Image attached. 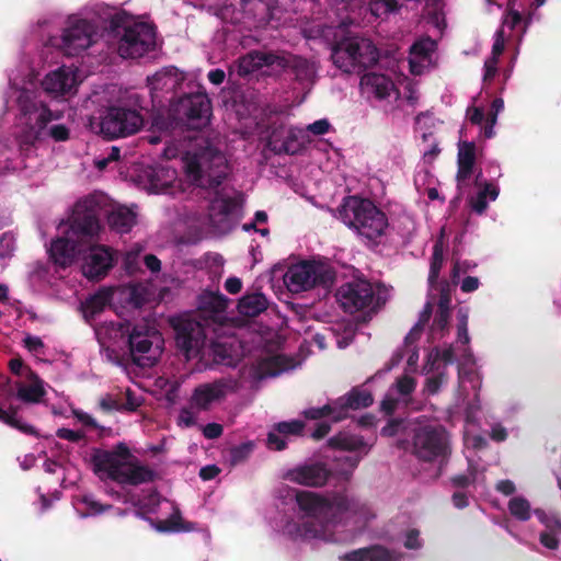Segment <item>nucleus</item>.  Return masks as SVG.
I'll list each match as a JSON object with an SVG mask.
<instances>
[{"label": "nucleus", "mask_w": 561, "mask_h": 561, "mask_svg": "<svg viewBox=\"0 0 561 561\" xmlns=\"http://www.w3.org/2000/svg\"><path fill=\"white\" fill-rule=\"evenodd\" d=\"M299 510L307 517L316 518L320 525L304 523L297 529L305 538H317L324 529V525L333 522L337 515L364 514L365 503L354 495H350L346 489L329 492L322 495L312 491L298 490L295 495Z\"/></svg>", "instance_id": "1"}, {"label": "nucleus", "mask_w": 561, "mask_h": 561, "mask_svg": "<svg viewBox=\"0 0 561 561\" xmlns=\"http://www.w3.org/2000/svg\"><path fill=\"white\" fill-rule=\"evenodd\" d=\"M99 229V210L94 199L77 202L66 234L50 244L49 255L54 263L69 266L76 257L84 254L85 242L94 239Z\"/></svg>", "instance_id": "2"}, {"label": "nucleus", "mask_w": 561, "mask_h": 561, "mask_svg": "<svg viewBox=\"0 0 561 561\" xmlns=\"http://www.w3.org/2000/svg\"><path fill=\"white\" fill-rule=\"evenodd\" d=\"M130 450L124 443H118L113 450L95 448L91 455L94 472L119 484L139 485L156 480L157 473L147 466L126 462Z\"/></svg>", "instance_id": "3"}, {"label": "nucleus", "mask_w": 561, "mask_h": 561, "mask_svg": "<svg viewBox=\"0 0 561 561\" xmlns=\"http://www.w3.org/2000/svg\"><path fill=\"white\" fill-rule=\"evenodd\" d=\"M108 31L117 39V53L122 58H141L156 49V26L137 21L126 12L111 16Z\"/></svg>", "instance_id": "4"}, {"label": "nucleus", "mask_w": 561, "mask_h": 561, "mask_svg": "<svg viewBox=\"0 0 561 561\" xmlns=\"http://www.w3.org/2000/svg\"><path fill=\"white\" fill-rule=\"evenodd\" d=\"M337 217L368 240L383 236L388 227L386 214L370 199L356 195L343 198L337 208Z\"/></svg>", "instance_id": "5"}, {"label": "nucleus", "mask_w": 561, "mask_h": 561, "mask_svg": "<svg viewBox=\"0 0 561 561\" xmlns=\"http://www.w3.org/2000/svg\"><path fill=\"white\" fill-rule=\"evenodd\" d=\"M185 171L197 186L215 190L228 175V162L220 150L207 145L186 158Z\"/></svg>", "instance_id": "6"}, {"label": "nucleus", "mask_w": 561, "mask_h": 561, "mask_svg": "<svg viewBox=\"0 0 561 561\" xmlns=\"http://www.w3.org/2000/svg\"><path fill=\"white\" fill-rule=\"evenodd\" d=\"M211 102L205 92L183 94L170 105L169 116L176 125L199 130L210 122Z\"/></svg>", "instance_id": "7"}, {"label": "nucleus", "mask_w": 561, "mask_h": 561, "mask_svg": "<svg viewBox=\"0 0 561 561\" xmlns=\"http://www.w3.org/2000/svg\"><path fill=\"white\" fill-rule=\"evenodd\" d=\"M332 267L314 261H304L291 265L284 275V284L289 291L298 294L314 287L329 288L335 280Z\"/></svg>", "instance_id": "8"}, {"label": "nucleus", "mask_w": 561, "mask_h": 561, "mask_svg": "<svg viewBox=\"0 0 561 561\" xmlns=\"http://www.w3.org/2000/svg\"><path fill=\"white\" fill-rule=\"evenodd\" d=\"M336 300L344 312H377L386 299L376 294L373 284L364 278H356L340 286L335 294Z\"/></svg>", "instance_id": "9"}, {"label": "nucleus", "mask_w": 561, "mask_h": 561, "mask_svg": "<svg viewBox=\"0 0 561 561\" xmlns=\"http://www.w3.org/2000/svg\"><path fill=\"white\" fill-rule=\"evenodd\" d=\"M141 113L126 106H110L100 121V133L108 140L137 134L144 126Z\"/></svg>", "instance_id": "10"}, {"label": "nucleus", "mask_w": 561, "mask_h": 561, "mask_svg": "<svg viewBox=\"0 0 561 561\" xmlns=\"http://www.w3.org/2000/svg\"><path fill=\"white\" fill-rule=\"evenodd\" d=\"M415 456L423 461L446 460L450 455L448 433L443 426H424L413 437Z\"/></svg>", "instance_id": "11"}, {"label": "nucleus", "mask_w": 561, "mask_h": 561, "mask_svg": "<svg viewBox=\"0 0 561 561\" xmlns=\"http://www.w3.org/2000/svg\"><path fill=\"white\" fill-rule=\"evenodd\" d=\"M170 323L175 332L176 347L185 358L192 359L199 356L206 341L203 324L186 317L172 318Z\"/></svg>", "instance_id": "12"}, {"label": "nucleus", "mask_w": 561, "mask_h": 561, "mask_svg": "<svg viewBox=\"0 0 561 561\" xmlns=\"http://www.w3.org/2000/svg\"><path fill=\"white\" fill-rule=\"evenodd\" d=\"M96 30L98 27L92 21L71 15L67 19L66 27L62 31L60 47L66 55H78L92 45Z\"/></svg>", "instance_id": "13"}, {"label": "nucleus", "mask_w": 561, "mask_h": 561, "mask_svg": "<svg viewBox=\"0 0 561 561\" xmlns=\"http://www.w3.org/2000/svg\"><path fill=\"white\" fill-rule=\"evenodd\" d=\"M82 274L90 280H101L113 267L114 260L108 248L93 244V239L84 244Z\"/></svg>", "instance_id": "14"}, {"label": "nucleus", "mask_w": 561, "mask_h": 561, "mask_svg": "<svg viewBox=\"0 0 561 561\" xmlns=\"http://www.w3.org/2000/svg\"><path fill=\"white\" fill-rule=\"evenodd\" d=\"M332 476V471L322 461L298 465L284 473V479L308 488H322Z\"/></svg>", "instance_id": "15"}, {"label": "nucleus", "mask_w": 561, "mask_h": 561, "mask_svg": "<svg viewBox=\"0 0 561 561\" xmlns=\"http://www.w3.org/2000/svg\"><path fill=\"white\" fill-rule=\"evenodd\" d=\"M229 388L230 381L225 378L198 385L193 390L190 404L197 411H207L214 402L220 401L226 397Z\"/></svg>", "instance_id": "16"}, {"label": "nucleus", "mask_w": 561, "mask_h": 561, "mask_svg": "<svg viewBox=\"0 0 561 561\" xmlns=\"http://www.w3.org/2000/svg\"><path fill=\"white\" fill-rule=\"evenodd\" d=\"M157 332L147 324H137L128 335V346L133 362L138 366L151 365V357L146 356L152 347L151 335Z\"/></svg>", "instance_id": "17"}, {"label": "nucleus", "mask_w": 561, "mask_h": 561, "mask_svg": "<svg viewBox=\"0 0 561 561\" xmlns=\"http://www.w3.org/2000/svg\"><path fill=\"white\" fill-rule=\"evenodd\" d=\"M356 49L360 50V46L358 47L357 44L352 43V36H346L335 42L331 48V59L335 67L345 73L359 75L364 72L357 62V58L354 57V50ZM362 49L365 53L367 51L365 45L362 46Z\"/></svg>", "instance_id": "18"}, {"label": "nucleus", "mask_w": 561, "mask_h": 561, "mask_svg": "<svg viewBox=\"0 0 561 561\" xmlns=\"http://www.w3.org/2000/svg\"><path fill=\"white\" fill-rule=\"evenodd\" d=\"M374 403V397L367 389L353 387L346 394L335 401L337 413L334 421H341L347 416L350 410H359L370 407Z\"/></svg>", "instance_id": "19"}, {"label": "nucleus", "mask_w": 561, "mask_h": 561, "mask_svg": "<svg viewBox=\"0 0 561 561\" xmlns=\"http://www.w3.org/2000/svg\"><path fill=\"white\" fill-rule=\"evenodd\" d=\"M300 130L290 128L287 130L284 139L280 140L283 131L274 129L267 139V148L275 154H297L300 153L305 146L300 141Z\"/></svg>", "instance_id": "20"}, {"label": "nucleus", "mask_w": 561, "mask_h": 561, "mask_svg": "<svg viewBox=\"0 0 561 561\" xmlns=\"http://www.w3.org/2000/svg\"><path fill=\"white\" fill-rule=\"evenodd\" d=\"M305 422L300 420L284 421L274 424L273 430L267 434L266 445L268 449L280 451L287 447L285 437L301 436Z\"/></svg>", "instance_id": "21"}, {"label": "nucleus", "mask_w": 561, "mask_h": 561, "mask_svg": "<svg viewBox=\"0 0 561 561\" xmlns=\"http://www.w3.org/2000/svg\"><path fill=\"white\" fill-rule=\"evenodd\" d=\"M284 64L278 54L272 51L252 50L241 57L238 64V73L242 77L249 76L263 67L275 68V65Z\"/></svg>", "instance_id": "22"}, {"label": "nucleus", "mask_w": 561, "mask_h": 561, "mask_svg": "<svg viewBox=\"0 0 561 561\" xmlns=\"http://www.w3.org/2000/svg\"><path fill=\"white\" fill-rule=\"evenodd\" d=\"M49 124V113L44 111L41 116L35 117V122H26L25 127L19 136V145L22 151H28L36 142L46 137V127Z\"/></svg>", "instance_id": "23"}, {"label": "nucleus", "mask_w": 561, "mask_h": 561, "mask_svg": "<svg viewBox=\"0 0 561 561\" xmlns=\"http://www.w3.org/2000/svg\"><path fill=\"white\" fill-rule=\"evenodd\" d=\"M476 163V144L473 141L459 142L457 156V186L460 188L471 178Z\"/></svg>", "instance_id": "24"}, {"label": "nucleus", "mask_w": 561, "mask_h": 561, "mask_svg": "<svg viewBox=\"0 0 561 561\" xmlns=\"http://www.w3.org/2000/svg\"><path fill=\"white\" fill-rule=\"evenodd\" d=\"M18 103L22 115L27 117V122H35V117L41 116L44 111L49 113V123L62 117L61 112H53L44 101L38 100L31 92L22 93L18 99Z\"/></svg>", "instance_id": "25"}, {"label": "nucleus", "mask_w": 561, "mask_h": 561, "mask_svg": "<svg viewBox=\"0 0 561 561\" xmlns=\"http://www.w3.org/2000/svg\"><path fill=\"white\" fill-rule=\"evenodd\" d=\"M73 83V78L69 71L59 68L45 76L42 81V87L45 92L55 95H62L70 91Z\"/></svg>", "instance_id": "26"}, {"label": "nucleus", "mask_w": 561, "mask_h": 561, "mask_svg": "<svg viewBox=\"0 0 561 561\" xmlns=\"http://www.w3.org/2000/svg\"><path fill=\"white\" fill-rule=\"evenodd\" d=\"M238 5L247 19L265 22L271 16L275 0H238Z\"/></svg>", "instance_id": "27"}, {"label": "nucleus", "mask_w": 561, "mask_h": 561, "mask_svg": "<svg viewBox=\"0 0 561 561\" xmlns=\"http://www.w3.org/2000/svg\"><path fill=\"white\" fill-rule=\"evenodd\" d=\"M278 58H282L285 65L279 64L275 65V69L284 70L286 68H290L298 80H310L314 76V67L313 65L306 58L295 55H280L278 54Z\"/></svg>", "instance_id": "28"}, {"label": "nucleus", "mask_w": 561, "mask_h": 561, "mask_svg": "<svg viewBox=\"0 0 561 561\" xmlns=\"http://www.w3.org/2000/svg\"><path fill=\"white\" fill-rule=\"evenodd\" d=\"M343 561H396L390 551L381 546H371L345 553Z\"/></svg>", "instance_id": "29"}, {"label": "nucleus", "mask_w": 561, "mask_h": 561, "mask_svg": "<svg viewBox=\"0 0 561 561\" xmlns=\"http://www.w3.org/2000/svg\"><path fill=\"white\" fill-rule=\"evenodd\" d=\"M352 43L357 44L358 47H362L363 45L367 47L366 53L362 48L360 50H354V57L357 58V62L359 64V67H362L363 71L374 67L378 62L379 50L370 39L362 36H352Z\"/></svg>", "instance_id": "30"}, {"label": "nucleus", "mask_w": 561, "mask_h": 561, "mask_svg": "<svg viewBox=\"0 0 561 561\" xmlns=\"http://www.w3.org/2000/svg\"><path fill=\"white\" fill-rule=\"evenodd\" d=\"M107 222L112 230L127 233L136 225V214L127 207H117L108 214Z\"/></svg>", "instance_id": "31"}, {"label": "nucleus", "mask_w": 561, "mask_h": 561, "mask_svg": "<svg viewBox=\"0 0 561 561\" xmlns=\"http://www.w3.org/2000/svg\"><path fill=\"white\" fill-rule=\"evenodd\" d=\"M267 309V299L262 293L245 294L238 302L240 314L254 318Z\"/></svg>", "instance_id": "32"}, {"label": "nucleus", "mask_w": 561, "mask_h": 561, "mask_svg": "<svg viewBox=\"0 0 561 561\" xmlns=\"http://www.w3.org/2000/svg\"><path fill=\"white\" fill-rule=\"evenodd\" d=\"M28 374L34 377V382L31 385H21L18 389V398L26 403H38L46 394V391L43 387L42 380L32 371L31 368H27Z\"/></svg>", "instance_id": "33"}, {"label": "nucleus", "mask_w": 561, "mask_h": 561, "mask_svg": "<svg viewBox=\"0 0 561 561\" xmlns=\"http://www.w3.org/2000/svg\"><path fill=\"white\" fill-rule=\"evenodd\" d=\"M228 299L220 293L204 291L198 297V309L204 312L219 313L226 310Z\"/></svg>", "instance_id": "34"}, {"label": "nucleus", "mask_w": 561, "mask_h": 561, "mask_svg": "<svg viewBox=\"0 0 561 561\" xmlns=\"http://www.w3.org/2000/svg\"><path fill=\"white\" fill-rule=\"evenodd\" d=\"M287 368V359L283 355H275L263 358L257 364V375L260 378L278 376Z\"/></svg>", "instance_id": "35"}, {"label": "nucleus", "mask_w": 561, "mask_h": 561, "mask_svg": "<svg viewBox=\"0 0 561 561\" xmlns=\"http://www.w3.org/2000/svg\"><path fill=\"white\" fill-rule=\"evenodd\" d=\"M329 445L347 451L365 450L367 454L369 447L362 436L357 435H337L329 439Z\"/></svg>", "instance_id": "36"}, {"label": "nucleus", "mask_w": 561, "mask_h": 561, "mask_svg": "<svg viewBox=\"0 0 561 561\" xmlns=\"http://www.w3.org/2000/svg\"><path fill=\"white\" fill-rule=\"evenodd\" d=\"M362 83L373 87L378 99H386L390 95L392 83L382 75L366 73L362 77Z\"/></svg>", "instance_id": "37"}, {"label": "nucleus", "mask_w": 561, "mask_h": 561, "mask_svg": "<svg viewBox=\"0 0 561 561\" xmlns=\"http://www.w3.org/2000/svg\"><path fill=\"white\" fill-rule=\"evenodd\" d=\"M444 263V243L442 238L438 239L433 245V253L431 259V266L428 273V283L436 284L440 270Z\"/></svg>", "instance_id": "38"}, {"label": "nucleus", "mask_w": 561, "mask_h": 561, "mask_svg": "<svg viewBox=\"0 0 561 561\" xmlns=\"http://www.w3.org/2000/svg\"><path fill=\"white\" fill-rule=\"evenodd\" d=\"M113 293L110 289H101L85 301V310L92 316L101 313L111 302Z\"/></svg>", "instance_id": "39"}, {"label": "nucleus", "mask_w": 561, "mask_h": 561, "mask_svg": "<svg viewBox=\"0 0 561 561\" xmlns=\"http://www.w3.org/2000/svg\"><path fill=\"white\" fill-rule=\"evenodd\" d=\"M508 511L513 517L520 522H526L530 518V504L523 496L512 497L508 502Z\"/></svg>", "instance_id": "40"}, {"label": "nucleus", "mask_w": 561, "mask_h": 561, "mask_svg": "<svg viewBox=\"0 0 561 561\" xmlns=\"http://www.w3.org/2000/svg\"><path fill=\"white\" fill-rule=\"evenodd\" d=\"M415 388L416 379L410 375H402L398 377L391 387V389H394L405 403H408V398L415 391Z\"/></svg>", "instance_id": "41"}, {"label": "nucleus", "mask_w": 561, "mask_h": 561, "mask_svg": "<svg viewBox=\"0 0 561 561\" xmlns=\"http://www.w3.org/2000/svg\"><path fill=\"white\" fill-rule=\"evenodd\" d=\"M254 449L252 442H245L238 446H234L229 451V461L231 466H237L245 461Z\"/></svg>", "instance_id": "42"}, {"label": "nucleus", "mask_w": 561, "mask_h": 561, "mask_svg": "<svg viewBox=\"0 0 561 561\" xmlns=\"http://www.w3.org/2000/svg\"><path fill=\"white\" fill-rule=\"evenodd\" d=\"M157 529L160 531H184L190 530V527H185L182 520V516L179 510H176L168 519L159 522Z\"/></svg>", "instance_id": "43"}, {"label": "nucleus", "mask_w": 561, "mask_h": 561, "mask_svg": "<svg viewBox=\"0 0 561 561\" xmlns=\"http://www.w3.org/2000/svg\"><path fill=\"white\" fill-rule=\"evenodd\" d=\"M370 12L376 16L389 14L398 10V0H371Z\"/></svg>", "instance_id": "44"}, {"label": "nucleus", "mask_w": 561, "mask_h": 561, "mask_svg": "<svg viewBox=\"0 0 561 561\" xmlns=\"http://www.w3.org/2000/svg\"><path fill=\"white\" fill-rule=\"evenodd\" d=\"M336 413H337V409L335 408V402H334L333 405L325 404L321 408L306 409L302 412V415L308 420H321L324 416H329V415L334 416Z\"/></svg>", "instance_id": "45"}, {"label": "nucleus", "mask_w": 561, "mask_h": 561, "mask_svg": "<svg viewBox=\"0 0 561 561\" xmlns=\"http://www.w3.org/2000/svg\"><path fill=\"white\" fill-rule=\"evenodd\" d=\"M474 184L480 187L482 192H485L486 198L489 197L491 201H495L499 196V187L488 181H483L482 172L480 171L474 179Z\"/></svg>", "instance_id": "46"}, {"label": "nucleus", "mask_w": 561, "mask_h": 561, "mask_svg": "<svg viewBox=\"0 0 561 561\" xmlns=\"http://www.w3.org/2000/svg\"><path fill=\"white\" fill-rule=\"evenodd\" d=\"M15 239L12 233L4 232L0 237V257L9 259L14 251Z\"/></svg>", "instance_id": "47"}, {"label": "nucleus", "mask_w": 561, "mask_h": 561, "mask_svg": "<svg viewBox=\"0 0 561 561\" xmlns=\"http://www.w3.org/2000/svg\"><path fill=\"white\" fill-rule=\"evenodd\" d=\"M99 407L104 413H110L113 411L123 412L122 410V401L112 394H105L99 401Z\"/></svg>", "instance_id": "48"}, {"label": "nucleus", "mask_w": 561, "mask_h": 561, "mask_svg": "<svg viewBox=\"0 0 561 561\" xmlns=\"http://www.w3.org/2000/svg\"><path fill=\"white\" fill-rule=\"evenodd\" d=\"M46 136H49L55 141H66L69 139L70 130L64 124H56L49 128L46 127Z\"/></svg>", "instance_id": "49"}, {"label": "nucleus", "mask_w": 561, "mask_h": 561, "mask_svg": "<svg viewBox=\"0 0 561 561\" xmlns=\"http://www.w3.org/2000/svg\"><path fill=\"white\" fill-rule=\"evenodd\" d=\"M446 380L447 375L443 371L428 377L425 381V391L428 394H436Z\"/></svg>", "instance_id": "50"}, {"label": "nucleus", "mask_w": 561, "mask_h": 561, "mask_svg": "<svg viewBox=\"0 0 561 561\" xmlns=\"http://www.w3.org/2000/svg\"><path fill=\"white\" fill-rule=\"evenodd\" d=\"M470 474H457L451 478V483L456 488L465 489L474 482L477 470L474 467L469 466Z\"/></svg>", "instance_id": "51"}, {"label": "nucleus", "mask_w": 561, "mask_h": 561, "mask_svg": "<svg viewBox=\"0 0 561 561\" xmlns=\"http://www.w3.org/2000/svg\"><path fill=\"white\" fill-rule=\"evenodd\" d=\"M505 49V38L503 28H499L494 35V43L492 46L491 56L489 58H494V60H499L500 56L503 54Z\"/></svg>", "instance_id": "52"}, {"label": "nucleus", "mask_w": 561, "mask_h": 561, "mask_svg": "<svg viewBox=\"0 0 561 561\" xmlns=\"http://www.w3.org/2000/svg\"><path fill=\"white\" fill-rule=\"evenodd\" d=\"M213 358L216 364L222 365H230L232 360L228 350L222 344L213 345Z\"/></svg>", "instance_id": "53"}, {"label": "nucleus", "mask_w": 561, "mask_h": 561, "mask_svg": "<svg viewBox=\"0 0 561 561\" xmlns=\"http://www.w3.org/2000/svg\"><path fill=\"white\" fill-rule=\"evenodd\" d=\"M238 206L239 203L234 197H224L219 201L218 214L227 217L233 214Z\"/></svg>", "instance_id": "54"}, {"label": "nucleus", "mask_w": 561, "mask_h": 561, "mask_svg": "<svg viewBox=\"0 0 561 561\" xmlns=\"http://www.w3.org/2000/svg\"><path fill=\"white\" fill-rule=\"evenodd\" d=\"M404 547L409 550H417L422 548L423 543L420 539V530L412 528L405 534Z\"/></svg>", "instance_id": "55"}, {"label": "nucleus", "mask_w": 561, "mask_h": 561, "mask_svg": "<svg viewBox=\"0 0 561 561\" xmlns=\"http://www.w3.org/2000/svg\"><path fill=\"white\" fill-rule=\"evenodd\" d=\"M457 334L458 341L462 344H468L470 341L468 334V316L459 314L458 316V324H457Z\"/></svg>", "instance_id": "56"}, {"label": "nucleus", "mask_w": 561, "mask_h": 561, "mask_svg": "<svg viewBox=\"0 0 561 561\" xmlns=\"http://www.w3.org/2000/svg\"><path fill=\"white\" fill-rule=\"evenodd\" d=\"M23 345L28 352L35 353V354L42 353L45 347L41 337L33 336L30 334L26 335L25 339L23 340Z\"/></svg>", "instance_id": "57"}, {"label": "nucleus", "mask_w": 561, "mask_h": 561, "mask_svg": "<svg viewBox=\"0 0 561 561\" xmlns=\"http://www.w3.org/2000/svg\"><path fill=\"white\" fill-rule=\"evenodd\" d=\"M56 436L60 439H66L72 443H77L85 437L83 432L73 431L65 427L58 428L56 432Z\"/></svg>", "instance_id": "58"}, {"label": "nucleus", "mask_w": 561, "mask_h": 561, "mask_svg": "<svg viewBox=\"0 0 561 561\" xmlns=\"http://www.w3.org/2000/svg\"><path fill=\"white\" fill-rule=\"evenodd\" d=\"M403 426V420L401 419H391L388 423L381 428V435L386 437L396 436L400 428Z\"/></svg>", "instance_id": "59"}, {"label": "nucleus", "mask_w": 561, "mask_h": 561, "mask_svg": "<svg viewBox=\"0 0 561 561\" xmlns=\"http://www.w3.org/2000/svg\"><path fill=\"white\" fill-rule=\"evenodd\" d=\"M470 205H471V208L477 214H479V215L483 214L485 211V209L488 208L485 192H482L481 190H479L477 196L472 197L470 199Z\"/></svg>", "instance_id": "60"}, {"label": "nucleus", "mask_w": 561, "mask_h": 561, "mask_svg": "<svg viewBox=\"0 0 561 561\" xmlns=\"http://www.w3.org/2000/svg\"><path fill=\"white\" fill-rule=\"evenodd\" d=\"M140 407V401L130 389L126 390V401L122 402L123 412H135Z\"/></svg>", "instance_id": "61"}, {"label": "nucleus", "mask_w": 561, "mask_h": 561, "mask_svg": "<svg viewBox=\"0 0 561 561\" xmlns=\"http://www.w3.org/2000/svg\"><path fill=\"white\" fill-rule=\"evenodd\" d=\"M449 317L450 312L437 310L433 321V330L445 331L449 323Z\"/></svg>", "instance_id": "62"}, {"label": "nucleus", "mask_w": 561, "mask_h": 561, "mask_svg": "<svg viewBox=\"0 0 561 561\" xmlns=\"http://www.w3.org/2000/svg\"><path fill=\"white\" fill-rule=\"evenodd\" d=\"M497 64L499 60H494V58H488L484 61V75L483 81L491 82L497 73Z\"/></svg>", "instance_id": "63"}, {"label": "nucleus", "mask_w": 561, "mask_h": 561, "mask_svg": "<svg viewBox=\"0 0 561 561\" xmlns=\"http://www.w3.org/2000/svg\"><path fill=\"white\" fill-rule=\"evenodd\" d=\"M224 427L218 423H208L203 428V435L208 439H216L222 435Z\"/></svg>", "instance_id": "64"}]
</instances>
